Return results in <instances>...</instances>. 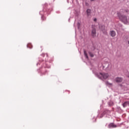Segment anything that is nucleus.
Masks as SVG:
<instances>
[{"instance_id":"f257e3e1","label":"nucleus","mask_w":129,"mask_h":129,"mask_svg":"<svg viewBox=\"0 0 129 129\" xmlns=\"http://www.w3.org/2000/svg\"><path fill=\"white\" fill-rule=\"evenodd\" d=\"M117 16L120 21L124 23V24H127L129 23V17L126 16L125 15H121L120 13H117Z\"/></svg>"},{"instance_id":"f03ea898","label":"nucleus","mask_w":129,"mask_h":129,"mask_svg":"<svg viewBox=\"0 0 129 129\" xmlns=\"http://www.w3.org/2000/svg\"><path fill=\"white\" fill-rule=\"evenodd\" d=\"M98 76L100 79H107L109 77V75L108 73H101Z\"/></svg>"},{"instance_id":"7ed1b4c3","label":"nucleus","mask_w":129,"mask_h":129,"mask_svg":"<svg viewBox=\"0 0 129 129\" xmlns=\"http://www.w3.org/2000/svg\"><path fill=\"white\" fill-rule=\"evenodd\" d=\"M91 35L93 38H95V37H96V26L94 25H92Z\"/></svg>"},{"instance_id":"20e7f679","label":"nucleus","mask_w":129,"mask_h":129,"mask_svg":"<svg viewBox=\"0 0 129 129\" xmlns=\"http://www.w3.org/2000/svg\"><path fill=\"white\" fill-rule=\"evenodd\" d=\"M117 13H120V14H129V10L128 9H121L120 10L119 12Z\"/></svg>"},{"instance_id":"39448f33","label":"nucleus","mask_w":129,"mask_h":129,"mask_svg":"<svg viewBox=\"0 0 129 129\" xmlns=\"http://www.w3.org/2000/svg\"><path fill=\"white\" fill-rule=\"evenodd\" d=\"M115 81L117 82V83H120V82H122V78L119 77L116 78Z\"/></svg>"},{"instance_id":"423d86ee","label":"nucleus","mask_w":129,"mask_h":129,"mask_svg":"<svg viewBox=\"0 0 129 129\" xmlns=\"http://www.w3.org/2000/svg\"><path fill=\"white\" fill-rule=\"evenodd\" d=\"M110 35L111 37H115L116 33H115V31L112 30L110 32Z\"/></svg>"},{"instance_id":"0eeeda50","label":"nucleus","mask_w":129,"mask_h":129,"mask_svg":"<svg viewBox=\"0 0 129 129\" xmlns=\"http://www.w3.org/2000/svg\"><path fill=\"white\" fill-rule=\"evenodd\" d=\"M109 128H111V127H116V125H114L113 123H111L108 125Z\"/></svg>"},{"instance_id":"6e6552de","label":"nucleus","mask_w":129,"mask_h":129,"mask_svg":"<svg viewBox=\"0 0 129 129\" xmlns=\"http://www.w3.org/2000/svg\"><path fill=\"white\" fill-rule=\"evenodd\" d=\"M91 15V10L90 9H88L87 10V17H89Z\"/></svg>"},{"instance_id":"1a4fd4ad","label":"nucleus","mask_w":129,"mask_h":129,"mask_svg":"<svg viewBox=\"0 0 129 129\" xmlns=\"http://www.w3.org/2000/svg\"><path fill=\"white\" fill-rule=\"evenodd\" d=\"M123 107H126L127 105H128V101H126L124 102V103L122 104Z\"/></svg>"},{"instance_id":"9d476101","label":"nucleus","mask_w":129,"mask_h":129,"mask_svg":"<svg viewBox=\"0 0 129 129\" xmlns=\"http://www.w3.org/2000/svg\"><path fill=\"white\" fill-rule=\"evenodd\" d=\"M27 48H29V49H32V48H33V45H32V43H28L27 44Z\"/></svg>"},{"instance_id":"9b49d317","label":"nucleus","mask_w":129,"mask_h":129,"mask_svg":"<svg viewBox=\"0 0 129 129\" xmlns=\"http://www.w3.org/2000/svg\"><path fill=\"white\" fill-rule=\"evenodd\" d=\"M84 52L86 58H87V59H88V55H87V53H86V51L85 50H84Z\"/></svg>"},{"instance_id":"f8f14e48","label":"nucleus","mask_w":129,"mask_h":129,"mask_svg":"<svg viewBox=\"0 0 129 129\" xmlns=\"http://www.w3.org/2000/svg\"><path fill=\"white\" fill-rule=\"evenodd\" d=\"M106 85H110V86H112V84L109 83L108 82H106Z\"/></svg>"},{"instance_id":"ddd939ff","label":"nucleus","mask_w":129,"mask_h":129,"mask_svg":"<svg viewBox=\"0 0 129 129\" xmlns=\"http://www.w3.org/2000/svg\"><path fill=\"white\" fill-rule=\"evenodd\" d=\"M89 54L90 56H91V57H94V55L93 54V53H91V52H89Z\"/></svg>"},{"instance_id":"4468645a","label":"nucleus","mask_w":129,"mask_h":129,"mask_svg":"<svg viewBox=\"0 0 129 129\" xmlns=\"http://www.w3.org/2000/svg\"><path fill=\"white\" fill-rule=\"evenodd\" d=\"M109 104V105H113V102L110 101Z\"/></svg>"},{"instance_id":"2eb2a0df","label":"nucleus","mask_w":129,"mask_h":129,"mask_svg":"<svg viewBox=\"0 0 129 129\" xmlns=\"http://www.w3.org/2000/svg\"><path fill=\"white\" fill-rule=\"evenodd\" d=\"M104 115V113H103L101 116H100V117L101 118L102 117H103V116Z\"/></svg>"},{"instance_id":"dca6fc26","label":"nucleus","mask_w":129,"mask_h":129,"mask_svg":"<svg viewBox=\"0 0 129 129\" xmlns=\"http://www.w3.org/2000/svg\"><path fill=\"white\" fill-rule=\"evenodd\" d=\"M97 19L96 18L94 19V22H97Z\"/></svg>"},{"instance_id":"f3484780","label":"nucleus","mask_w":129,"mask_h":129,"mask_svg":"<svg viewBox=\"0 0 129 129\" xmlns=\"http://www.w3.org/2000/svg\"><path fill=\"white\" fill-rule=\"evenodd\" d=\"M103 29H102V31H103L104 30V26H102Z\"/></svg>"},{"instance_id":"a211bd4d","label":"nucleus","mask_w":129,"mask_h":129,"mask_svg":"<svg viewBox=\"0 0 129 129\" xmlns=\"http://www.w3.org/2000/svg\"><path fill=\"white\" fill-rule=\"evenodd\" d=\"M119 86H120L121 87H122V84H119Z\"/></svg>"},{"instance_id":"6ab92c4d","label":"nucleus","mask_w":129,"mask_h":129,"mask_svg":"<svg viewBox=\"0 0 129 129\" xmlns=\"http://www.w3.org/2000/svg\"><path fill=\"white\" fill-rule=\"evenodd\" d=\"M95 0H91V2H94Z\"/></svg>"},{"instance_id":"aec40b11","label":"nucleus","mask_w":129,"mask_h":129,"mask_svg":"<svg viewBox=\"0 0 129 129\" xmlns=\"http://www.w3.org/2000/svg\"><path fill=\"white\" fill-rule=\"evenodd\" d=\"M128 77L129 78V75H128Z\"/></svg>"}]
</instances>
